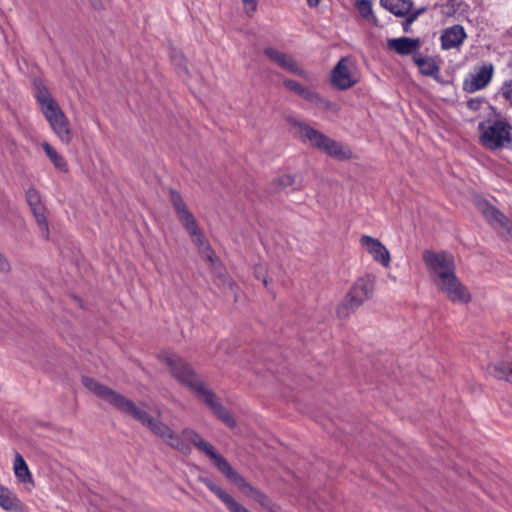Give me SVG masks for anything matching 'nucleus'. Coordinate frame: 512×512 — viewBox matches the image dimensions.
Here are the masks:
<instances>
[{
  "instance_id": "obj_1",
  "label": "nucleus",
  "mask_w": 512,
  "mask_h": 512,
  "mask_svg": "<svg viewBox=\"0 0 512 512\" xmlns=\"http://www.w3.org/2000/svg\"><path fill=\"white\" fill-rule=\"evenodd\" d=\"M82 384L98 398L111 404L120 412L132 417L147 427L153 434L161 437L173 449L188 455L191 452L190 446L174 433L171 428L160 420L154 419L147 411L138 407L133 401L115 390L97 382L93 378L82 377Z\"/></svg>"
},
{
  "instance_id": "obj_2",
  "label": "nucleus",
  "mask_w": 512,
  "mask_h": 512,
  "mask_svg": "<svg viewBox=\"0 0 512 512\" xmlns=\"http://www.w3.org/2000/svg\"><path fill=\"white\" fill-rule=\"evenodd\" d=\"M159 359L169 367L172 376L180 384L188 387L219 420L230 428L235 427L236 422L233 416L222 406L216 394L206 386L184 359L168 352L160 353Z\"/></svg>"
},
{
  "instance_id": "obj_3",
  "label": "nucleus",
  "mask_w": 512,
  "mask_h": 512,
  "mask_svg": "<svg viewBox=\"0 0 512 512\" xmlns=\"http://www.w3.org/2000/svg\"><path fill=\"white\" fill-rule=\"evenodd\" d=\"M423 261L431 280L438 291L445 294L453 303L467 304L471 295L467 287L456 276L455 260L447 252H423Z\"/></svg>"
},
{
  "instance_id": "obj_4",
  "label": "nucleus",
  "mask_w": 512,
  "mask_h": 512,
  "mask_svg": "<svg viewBox=\"0 0 512 512\" xmlns=\"http://www.w3.org/2000/svg\"><path fill=\"white\" fill-rule=\"evenodd\" d=\"M35 98L53 133L63 144L69 145L73 140L74 132L59 104L42 84L36 85Z\"/></svg>"
},
{
  "instance_id": "obj_5",
  "label": "nucleus",
  "mask_w": 512,
  "mask_h": 512,
  "mask_svg": "<svg viewBox=\"0 0 512 512\" xmlns=\"http://www.w3.org/2000/svg\"><path fill=\"white\" fill-rule=\"evenodd\" d=\"M288 123L295 129L298 138L311 147L323 151L330 157L338 160H347L352 157V153L348 148L308 124L294 118H288Z\"/></svg>"
},
{
  "instance_id": "obj_6",
  "label": "nucleus",
  "mask_w": 512,
  "mask_h": 512,
  "mask_svg": "<svg viewBox=\"0 0 512 512\" xmlns=\"http://www.w3.org/2000/svg\"><path fill=\"white\" fill-rule=\"evenodd\" d=\"M170 201L179 221L190 235L192 242L198 247L199 252L202 253L207 258V260L213 262L214 253L211 251L208 242L199 231L196 220L192 213L189 211L181 195L177 191L171 190Z\"/></svg>"
},
{
  "instance_id": "obj_7",
  "label": "nucleus",
  "mask_w": 512,
  "mask_h": 512,
  "mask_svg": "<svg viewBox=\"0 0 512 512\" xmlns=\"http://www.w3.org/2000/svg\"><path fill=\"white\" fill-rule=\"evenodd\" d=\"M480 143L488 150L512 148V125L505 119L479 123Z\"/></svg>"
},
{
  "instance_id": "obj_8",
  "label": "nucleus",
  "mask_w": 512,
  "mask_h": 512,
  "mask_svg": "<svg viewBox=\"0 0 512 512\" xmlns=\"http://www.w3.org/2000/svg\"><path fill=\"white\" fill-rule=\"evenodd\" d=\"M375 277L365 275L358 278L348 291L344 301L338 305L336 313L340 319L347 318L373 295Z\"/></svg>"
},
{
  "instance_id": "obj_9",
  "label": "nucleus",
  "mask_w": 512,
  "mask_h": 512,
  "mask_svg": "<svg viewBox=\"0 0 512 512\" xmlns=\"http://www.w3.org/2000/svg\"><path fill=\"white\" fill-rule=\"evenodd\" d=\"M359 80L355 62L348 57L341 58L331 72V83L339 90H347Z\"/></svg>"
},
{
  "instance_id": "obj_10",
  "label": "nucleus",
  "mask_w": 512,
  "mask_h": 512,
  "mask_svg": "<svg viewBox=\"0 0 512 512\" xmlns=\"http://www.w3.org/2000/svg\"><path fill=\"white\" fill-rule=\"evenodd\" d=\"M283 85L285 88L290 90L291 92L301 96L306 101L314 104L316 107L325 110V111H332L337 112L339 110V107L336 103L331 102L330 100L322 97L319 93L316 91L303 86L299 82L292 80V79H284Z\"/></svg>"
},
{
  "instance_id": "obj_11",
  "label": "nucleus",
  "mask_w": 512,
  "mask_h": 512,
  "mask_svg": "<svg viewBox=\"0 0 512 512\" xmlns=\"http://www.w3.org/2000/svg\"><path fill=\"white\" fill-rule=\"evenodd\" d=\"M494 65L491 62H482L463 81V89L468 93H475L486 88L494 75Z\"/></svg>"
},
{
  "instance_id": "obj_12",
  "label": "nucleus",
  "mask_w": 512,
  "mask_h": 512,
  "mask_svg": "<svg viewBox=\"0 0 512 512\" xmlns=\"http://www.w3.org/2000/svg\"><path fill=\"white\" fill-rule=\"evenodd\" d=\"M380 4L395 16L405 17L402 24L405 32L410 31L412 23L424 11V9L414 10L411 0H380Z\"/></svg>"
},
{
  "instance_id": "obj_13",
  "label": "nucleus",
  "mask_w": 512,
  "mask_h": 512,
  "mask_svg": "<svg viewBox=\"0 0 512 512\" xmlns=\"http://www.w3.org/2000/svg\"><path fill=\"white\" fill-rule=\"evenodd\" d=\"M228 480L237 485L241 491L247 496L252 498L254 501L259 503L261 507L269 512H279V506L275 504L268 495L253 487L248 483L237 471L231 475Z\"/></svg>"
},
{
  "instance_id": "obj_14",
  "label": "nucleus",
  "mask_w": 512,
  "mask_h": 512,
  "mask_svg": "<svg viewBox=\"0 0 512 512\" xmlns=\"http://www.w3.org/2000/svg\"><path fill=\"white\" fill-rule=\"evenodd\" d=\"M26 199L36 219L41 236L47 240L49 238V225L46 218V208L42 203L40 193L36 189L30 188L26 192Z\"/></svg>"
},
{
  "instance_id": "obj_15",
  "label": "nucleus",
  "mask_w": 512,
  "mask_h": 512,
  "mask_svg": "<svg viewBox=\"0 0 512 512\" xmlns=\"http://www.w3.org/2000/svg\"><path fill=\"white\" fill-rule=\"evenodd\" d=\"M360 244L363 248H365L367 253L373 258L375 262L379 263L385 268L390 266V252L379 239L372 236L363 235L360 238Z\"/></svg>"
},
{
  "instance_id": "obj_16",
  "label": "nucleus",
  "mask_w": 512,
  "mask_h": 512,
  "mask_svg": "<svg viewBox=\"0 0 512 512\" xmlns=\"http://www.w3.org/2000/svg\"><path fill=\"white\" fill-rule=\"evenodd\" d=\"M264 54L275 64L281 68L300 76L304 79H308V73L297 63V61L291 56L274 48H266Z\"/></svg>"
},
{
  "instance_id": "obj_17",
  "label": "nucleus",
  "mask_w": 512,
  "mask_h": 512,
  "mask_svg": "<svg viewBox=\"0 0 512 512\" xmlns=\"http://www.w3.org/2000/svg\"><path fill=\"white\" fill-rule=\"evenodd\" d=\"M196 448L207 455L218 469V471L221 472L227 479L236 471L222 455L217 453L214 446L205 439H203L196 446Z\"/></svg>"
},
{
  "instance_id": "obj_18",
  "label": "nucleus",
  "mask_w": 512,
  "mask_h": 512,
  "mask_svg": "<svg viewBox=\"0 0 512 512\" xmlns=\"http://www.w3.org/2000/svg\"><path fill=\"white\" fill-rule=\"evenodd\" d=\"M467 38V34L463 26L456 24L447 27L442 31L440 36L441 48L443 50H451L459 48Z\"/></svg>"
},
{
  "instance_id": "obj_19",
  "label": "nucleus",
  "mask_w": 512,
  "mask_h": 512,
  "mask_svg": "<svg viewBox=\"0 0 512 512\" xmlns=\"http://www.w3.org/2000/svg\"><path fill=\"white\" fill-rule=\"evenodd\" d=\"M387 47L399 55H409L420 47V40L408 37L392 38L387 41Z\"/></svg>"
},
{
  "instance_id": "obj_20",
  "label": "nucleus",
  "mask_w": 512,
  "mask_h": 512,
  "mask_svg": "<svg viewBox=\"0 0 512 512\" xmlns=\"http://www.w3.org/2000/svg\"><path fill=\"white\" fill-rule=\"evenodd\" d=\"M481 211L489 224L495 229H503L507 225V218L496 208L484 203Z\"/></svg>"
},
{
  "instance_id": "obj_21",
  "label": "nucleus",
  "mask_w": 512,
  "mask_h": 512,
  "mask_svg": "<svg viewBox=\"0 0 512 512\" xmlns=\"http://www.w3.org/2000/svg\"><path fill=\"white\" fill-rule=\"evenodd\" d=\"M413 60L423 75L430 76L435 79L439 77L440 68L434 59L424 57L422 55H414Z\"/></svg>"
},
{
  "instance_id": "obj_22",
  "label": "nucleus",
  "mask_w": 512,
  "mask_h": 512,
  "mask_svg": "<svg viewBox=\"0 0 512 512\" xmlns=\"http://www.w3.org/2000/svg\"><path fill=\"white\" fill-rule=\"evenodd\" d=\"M0 507L7 511H20L22 503L15 493L0 485Z\"/></svg>"
},
{
  "instance_id": "obj_23",
  "label": "nucleus",
  "mask_w": 512,
  "mask_h": 512,
  "mask_svg": "<svg viewBox=\"0 0 512 512\" xmlns=\"http://www.w3.org/2000/svg\"><path fill=\"white\" fill-rule=\"evenodd\" d=\"M488 373L498 380L512 383V362H498L488 366Z\"/></svg>"
},
{
  "instance_id": "obj_24",
  "label": "nucleus",
  "mask_w": 512,
  "mask_h": 512,
  "mask_svg": "<svg viewBox=\"0 0 512 512\" xmlns=\"http://www.w3.org/2000/svg\"><path fill=\"white\" fill-rule=\"evenodd\" d=\"M14 473L19 482L24 483V484H26V483L32 484V476L29 471V468H28L25 460L19 453H17L15 455Z\"/></svg>"
},
{
  "instance_id": "obj_25",
  "label": "nucleus",
  "mask_w": 512,
  "mask_h": 512,
  "mask_svg": "<svg viewBox=\"0 0 512 512\" xmlns=\"http://www.w3.org/2000/svg\"><path fill=\"white\" fill-rule=\"evenodd\" d=\"M213 493L227 506L230 512H250L221 487L217 486Z\"/></svg>"
},
{
  "instance_id": "obj_26",
  "label": "nucleus",
  "mask_w": 512,
  "mask_h": 512,
  "mask_svg": "<svg viewBox=\"0 0 512 512\" xmlns=\"http://www.w3.org/2000/svg\"><path fill=\"white\" fill-rule=\"evenodd\" d=\"M42 148L56 169L61 172L68 171V164L66 160L54 149V147H52L48 142H43Z\"/></svg>"
},
{
  "instance_id": "obj_27",
  "label": "nucleus",
  "mask_w": 512,
  "mask_h": 512,
  "mask_svg": "<svg viewBox=\"0 0 512 512\" xmlns=\"http://www.w3.org/2000/svg\"><path fill=\"white\" fill-rule=\"evenodd\" d=\"M355 8L360 16L371 24L378 25V20L373 12V5L370 0H356Z\"/></svg>"
},
{
  "instance_id": "obj_28",
  "label": "nucleus",
  "mask_w": 512,
  "mask_h": 512,
  "mask_svg": "<svg viewBox=\"0 0 512 512\" xmlns=\"http://www.w3.org/2000/svg\"><path fill=\"white\" fill-rule=\"evenodd\" d=\"M171 61L173 65L178 69V73L187 74V62L184 55L180 51H172Z\"/></svg>"
},
{
  "instance_id": "obj_29",
  "label": "nucleus",
  "mask_w": 512,
  "mask_h": 512,
  "mask_svg": "<svg viewBox=\"0 0 512 512\" xmlns=\"http://www.w3.org/2000/svg\"><path fill=\"white\" fill-rule=\"evenodd\" d=\"M499 95L512 106V78L502 83Z\"/></svg>"
},
{
  "instance_id": "obj_30",
  "label": "nucleus",
  "mask_w": 512,
  "mask_h": 512,
  "mask_svg": "<svg viewBox=\"0 0 512 512\" xmlns=\"http://www.w3.org/2000/svg\"><path fill=\"white\" fill-rule=\"evenodd\" d=\"M181 434L186 441L190 442L195 447L203 440L198 432L190 428L183 429Z\"/></svg>"
},
{
  "instance_id": "obj_31",
  "label": "nucleus",
  "mask_w": 512,
  "mask_h": 512,
  "mask_svg": "<svg viewBox=\"0 0 512 512\" xmlns=\"http://www.w3.org/2000/svg\"><path fill=\"white\" fill-rule=\"evenodd\" d=\"M483 102H484L483 98H473V99H470L467 101V107L470 110L476 111L481 107Z\"/></svg>"
},
{
  "instance_id": "obj_32",
  "label": "nucleus",
  "mask_w": 512,
  "mask_h": 512,
  "mask_svg": "<svg viewBox=\"0 0 512 512\" xmlns=\"http://www.w3.org/2000/svg\"><path fill=\"white\" fill-rule=\"evenodd\" d=\"M278 183L282 187L291 186L294 183V177L289 174L282 175L281 177L278 178Z\"/></svg>"
},
{
  "instance_id": "obj_33",
  "label": "nucleus",
  "mask_w": 512,
  "mask_h": 512,
  "mask_svg": "<svg viewBox=\"0 0 512 512\" xmlns=\"http://www.w3.org/2000/svg\"><path fill=\"white\" fill-rule=\"evenodd\" d=\"M255 275L257 278H261L262 279V283L263 285L265 286V288L269 289L268 287V280L266 278V276L264 275V271L262 269V267H256L255 268Z\"/></svg>"
},
{
  "instance_id": "obj_34",
  "label": "nucleus",
  "mask_w": 512,
  "mask_h": 512,
  "mask_svg": "<svg viewBox=\"0 0 512 512\" xmlns=\"http://www.w3.org/2000/svg\"><path fill=\"white\" fill-rule=\"evenodd\" d=\"M243 4L245 5L247 12H255L257 8V1L256 0H242Z\"/></svg>"
},
{
  "instance_id": "obj_35",
  "label": "nucleus",
  "mask_w": 512,
  "mask_h": 512,
  "mask_svg": "<svg viewBox=\"0 0 512 512\" xmlns=\"http://www.w3.org/2000/svg\"><path fill=\"white\" fill-rule=\"evenodd\" d=\"M9 270H10L9 262L0 253V271L1 272H8Z\"/></svg>"
},
{
  "instance_id": "obj_36",
  "label": "nucleus",
  "mask_w": 512,
  "mask_h": 512,
  "mask_svg": "<svg viewBox=\"0 0 512 512\" xmlns=\"http://www.w3.org/2000/svg\"><path fill=\"white\" fill-rule=\"evenodd\" d=\"M205 483L207 485V487L213 492L214 489L217 487V485L213 484L211 481L209 480H205Z\"/></svg>"
},
{
  "instance_id": "obj_37",
  "label": "nucleus",
  "mask_w": 512,
  "mask_h": 512,
  "mask_svg": "<svg viewBox=\"0 0 512 512\" xmlns=\"http://www.w3.org/2000/svg\"><path fill=\"white\" fill-rule=\"evenodd\" d=\"M320 0H307V4L310 7H316L319 4Z\"/></svg>"
}]
</instances>
